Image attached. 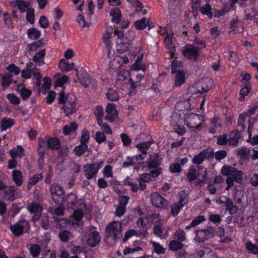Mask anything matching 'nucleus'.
<instances>
[{
    "mask_svg": "<svg viewBox=\"0 0 258 258\" xmlns=\"http://www.w3.org/2000/svg\"><path fill=\"white\" fill-rule=\"evenodd\" d=\"M154 234L159 237L165 239L168 236V232L167 230H164L159 224H156L154 226Z\"/></svg>",
    "mask_w": 258,
    "mask_h": 258,
    "instance_id": "nucleus-22",
    "label": "nucleus"
},
{
    "mask_svg": "<svg viewBox=\"0 0 258 258\" xmlns=\"http://www.w3.org/2000/svg\"><path fill=\"white\" fill-rule=\"evenodd\" d=\"M173 238L175 240L183 242L186 240V234L184 231L181 229H178L173 234Z\"/></svg>",
    "mask_w": 258,
    "mask_h": 258,
    "instance_id": "nucleus-40",
    "label": "nucleus"
},
{
    "mask_svg": "<svg viewBox=\"0 0 258 258\" xmlns=\"http://www.w3.org/2000/svg\"><path fill=\"white\" fill-rule=\"evenodd\" d=\"M202 117V116L196 113L189 114L184 118V123L188 128H190L191 131H200L203 124L200 118Z\"/></svg>",
    "mask_w": 258,
    "mask_h": 258,
    "instance_id": "nucleus-3",
    "label": "nucleus"
},
{
    "mask_svg": "<svg viewBox=\"0 0 258 258\" xmlns=\"http://www.w3.org/2000/svg\"><path fill=\"white\" fill-rule=\"evenodd\" d=\"M42 179V176L41 174H37L34 175L29 178V185L33 186L35 185L39 181Z\"/></svg>",
    "mask_w": 258,
    "mask_h": 258,
    "instance_id": "nucleus-64",
    "label": "nucleus"
},
{
    "mask_svg": "<svg viewBox=\"0 0 258 258\" xmlns=\"http://www.w3.org/2000/svg\"><path fill=\"white\" fill-rule=\"evenodd\" d=\"M144 78V75L138 73L136 75V81L132 78H130L128 82L132 89H136L138 86L141 85V81Z\"/></svg>",
    "mask_w": 258,
    "mask_h": 258,
    "instance_id": "nucleus-33",
    "label": "nucleus"
},
{
    "mask_svg": "<svg viewBox=\"0 0 258 258\" xmlns=\"http://www.w3.org/2000/svg\"><path fill=\"white\" fill-rule=\"evenodd\" d=\"M83 217V213L81 209H78L74 211L71 218L72 220H70V223H72V225H76L78 228L81 229L82 228V224L80 223Z\"/></svg>",
    "mask_w": 258,
    "mask_h": 258,
    "instance_id": "nucleus-11",
    "label": "nucleus"
},
{
    "mask_svg": "<svg viewBox=\"0 0 258 258\" xmlns=\"http://www.w3.org/2000/svg\"><path fill=\"white\" fill-rule=\"evenodd\" d=\"M184 206L177 202H175L171 205V214L173 217H176Z\"/></svg>",
    "mask_w": 258,
    "mask_h": 258,
    "instance_id": "nucleus-46",
    "label": "nucleus"
},
{
    "mask_svg": "<svg viewBox=\"0 0 258 258\" xmlns=\"http://www.w3.org/2000/svg\"><path fill=\"white\" fill-rule=\"evenodd\" d=\"M26 69L22 70L21 76L25 79H29L31 78L33 71L30 69L28 63L26 64Z\"/></svg>",
    "mask_w": 258,
    "mask_h": 258,
    "instance_id": "nucleus-59",
    "label": "nucleus"
},
{
    "mask_svg": "<svg viewBox=\"0 0 258 258\" xmlns=\"http://www.w3.org/2000/svg\"><path fill=\"white\" fill-rule=\"evenodd\" d=\"M6 97L12 104L18 105L20 103V99L15 94L9 93L7 95Z\"/></svg>",
    "mask_w": 258,
    "mask_h": 258,
    "instance_id": "nucleus-60",
    "label": "nucleus"
},
{
    "mask_svg": "<svg viewBox=\"0 0 258 258\" xmlns=\"http://www.w3.org/2000/svg\"><path fill=\"white\" fill-rule=\"evenodd\" d=\"M47 148L52 150H57L60 148V142L57 138H49L47 140Z\"/></svg>",
    "mask_w": 258,
    "mask_h": 258,
    "instance_id": "nucleus-19",
    "label": "nucleus"
},
{
    "mask_svg": "<svg viewBox=\"0 0 258 258\" xmlns=\"http://www.w3.org/2000/svg\"><path fill=\"white\" fill-rule=\"evenodd\" d=\"M100 241V237L99 233L96 231L91 232L88 235L87 243L91 247L96 246Z\"/></svg>",
    "mask_w": 258,
    "mask_h": 258,
    "instance_id": "nucleus-13",
    "label": "nucleus"
},
{
    "mask_svg": "<svg viewBox=\"0 0 258 258\" xmlns=\"http://www.w3.org/2000/svg\"><path fill=\"white\" fill-rule=\"evenodd\" d=\"M253 122H251L250 119L248 120V125L247 128V132L249 135V139L248 142H250L252 145H256L258 144V135H255L253 137H251V132L253 128Z\"/></svg>",
    "mask_w": 258,
    "mask_h": 258,
    "instance_id": "nucleus-26",
    "label": "nucleus"
},
{
    "mask_svg": "<svg viewBox=\"0 0 258 258\" xmlns=\"http://www.w3.org/2000/svg\"><path fill=\"white\" fill-rule=\"evenodd\" d=\"M215 137L217 138V144L218 145L225 146L228 144L229 140L226 134H224L221 136H215Z\"/></svg>",
    "mask_w": 258,
    "mask_h": 258,
    "instance_id": "nucleus-57",
    "label": "nucleus"
},
{
    "mask_svg": "<svg viewBox=\"0 0 258 258\" xmlns=\"http://www.w3.org/2000/svg\"><path fill=\"white\" fill-rule=\"evenodd\" d=\"M97 123L101 122L103 117V108L101 106H97L94 112Z\"/></svg>",
    "mask_w": 258,
    "mask_h": 258,
    "instance_id": "nucleus-47",
    "label": "nucleus"
},
{
    "mask_svg": "<svg viewBox=\"0 0 258 258\" xmlns=\"http://www.w3.org/2000/svg\"><path fill=\"white\" fill-rule=\"evenodd\" d=\"M16 90L20 93L23 100L27 99L32 94V91L23 86V84L18 85Z\"/></svg>",
    "mask_w": 258,
    "mask_h": 258,
    "instance_id": "nucleus-21",
    "label": "nucleus"
},
{
    "mask_svg": "<svg viewBox=\"0 0 258 258\" xmlns=\"http://www.w3.org/2000/svg\"><path fill=\"white\" fill-rule=\"evenodd\" d=\"M90 139V133L86 130H83L80 142L82 144L87 145Z\"/></svg>",
    "mask_w": 258,
    "mask_h": 258,
    "instance_id": "nucleus-58",
    "label": "nucleus"
},
{
    "mask_svg": "<svg viewBox=\"0 0 258 258\" xmlns=\"http://www.w3.org/2000/svg\"><path fill=\"white\" fill-rule=\"evenodd\" d=\"M249 154L250 149L245 147H243L237 150V155L242 159L248 158Z\"/></svg>",
    "mask_w": 258,
    "mask_h": 258,
    "instance_id": "nucleus-55",
    "label": "nucleus"
},
{
    "mask_svg": "<svg viewBox=\"0 0 258 258\" xmlns=\"http://www.w3.org/2000/svg\"><path fill=\"white\" fill-rule=\"evenodd\" d=\"M150 198L152 205L157 208L166 209L168 206V201L158 192H156L151 194Z\"/></svg>",
    "mask_w": 258,
    "mask_h": 258,
    "instance_id": "nucleus-8",
    "label": "nucleus"
},
{
    "mask_svg": "<svg viewBox=\"0 0 258 258\" xmlns=\"http://www.w3.org/2000/svg\"><path fill=\"white\" fill-rule=\"evenodd\" d=\"M222 175L228 176L226 179V183L227 184L226 187V190H229L234 184V181L238 183H241L242 181L243 172L238 170L237 168L224 165L221 169Z\"/></svg>",
    "mask_w": 258,
    "mask_h": 258,
    "instance_id": "nucleus-1",
    "label": "nucleus"
},
{
    "mask_svg": "<svg viewBox=\"0 0 258 258\" xmlns=\"http://www.w3.org/2000/svg\"><path fill=\"white\" fill-rule=\"evenodd\" d=\"M251 90V87L250 82H244V84H242L241 89L239 92L240 97L238 99L239 101L240 102L244 101L245 97L250 93Z\"/></svg>",
    "mask_w": 258,
    "mask_h": 258,
    "instance_id": "nucleus-14",
    "label": "nucleus"
},
{
    "mask_svg": "<svg viewBox=\"0 0 258 258\" xmlns=\"http://www.w3.org/2000/svg\"><path fill=\"white\" fill-rule=\"evenodd\" d=\"M30 253L33 258L37 257L40 254L41 248L37 244H32L29 248Z\"/></svg>",
    "mask_w": 258,
    "mask_h": 258,
    "instance_id": "nucleus-37",
    "label": "nucleus"
},
{
    "mask_svg": "<svg viewBox=\"0 0 258 258\" xmlns=\"http://www.w3.org/2000/svg\"><path fill=\"white\" fill-rule=\"evenodd\" d=\"M29 222L26 219H20L16 223L11 225L9 227L12 233L17 237L22 235L25 232L30 229Z\"/></svg>",
    "mask_w": 258,
    "mask_h": 258,
    "instance_id": "nucleus-4",
    "label": "nucleus"
},
{
    "mask_svg": "<svg viewBox=\"0 0 258 258\" xmlns=\"http://www.w3.org/2000/svg\"><path fill=\"white\" fill-rule=\"evenodd\" d=\"M126 38H125V40H122L119 44H117L116 50L118 53H123L129 49V47L132 42L133 39L131 38L126 42Z\"/></svg>",
    "mask_w": 258,
    "mask_h": 258,
    "instance_id": "nucleus-18",
    "label": "nucleus"
},
{
    "mask_svg": "<svg viewBox=\"0 0 258 258\" xmlns=\"http://www.w3.org/2000/svg\"><path fill=\"white\" fill-rule=\"evenodd\" d=\"M160 164L161 160L157 153H154L153 154L150 155L149 161L147 163L149 168L151 169L152 168L159 167V166Z\"/></svg>",
    "mask_w": 258,
    "mask_h": 258,
    "instance_id": "nucleus-17",
    "label": "nucleus"
},
{
    "mask_svg": "<svg viewBox=\"0 0 258 258\" xmlns=\"http://www.w3.org/2000/svg\"><path fill=\"white\" fill-rule=\"evenodd\" d=\"M137 147L142 154L135 155L133 157L127 156L126 158V160L124 161L122 163V166L123 167H127L139 164L140 162L144 159L143 155H145V142H143L138 144Z\"/></svg>",
    "mask_w": 258,
    "mask_h": 258,
    "instance_id": "nucleus-2",
    "label": "nucleus"
},
{
    "mask_svg": "<svg viewBox=\"0 0 258 258\" xmlns=\"http://www.w3.org/2000/svg\"><path fill=\"white\" fill-rule=\"evenodd\" d=\"M115 105L113 103H108L106 107V111L107 113V115L105 116V118L112 122L115 119V114L114 113H116V110L115 109Z\"/></svg>",
    "mask_w": 258,
    "mask_h": 258,
    "instance_id": "nucleus-20",
    "label": "nucleus"
},
{
    "mask_svg": "<svg viewBox=\"0 0 258 258\" xmlns=\"http://www.w3.org/2000/svg\"><path fill=\"white\" fill-rule=\"evenodd\" d=\"M200 12L203 15L207 16L210 19L213 17V14L212 12V7L208 3L202 6L200 8Z\"/></svg>",
    "mask_w": 258,
    "mask_h": 258,
    "instance_id": "nucleus-39",
    "label": "nucleus"
},
{
    "mask_svg": "<svg viewBox=\"0 0 258 258\" xmlns=\"http://www.w3.org/2000/svg\"><path fill=\"white\" fill-rule=\"evenodd\" d=\"M46 54L45 49L40 50L37 52L33 56L32 60L35 63H39V65H42L44 63V58Z\"/></svg>",
    "mask_w": 258,
    "mask_h": 258,
    "instance_id": "nucleus-27",
    "label": "nucleus"
},
{
    "mask_svg": "<svg viewBox=\"0 0 258 258\" xmlns=\"http://www.w3.org/2000/svg\"><path fill=\"white\" fill-rule=\"evenodd\" d=\"M88 149V145L82 144L81 143L80 145H79L74 148L73 152L77 157H80L87 151Z\"/></svg>",
    "mask_w": 258,
    "mask_h": 258,
    "instance_id": "nucleus-34",
    "label": "nucleus"
},
{
    "mask_svg": "<svg viewBox=\"0 0 258 258\" xmlns=\"http://www.w3.org/2000/svg\"><path fill=\"white\" fill-rule=\"evenodd\" d=\"M206 220V218L204 216L200 215L199 216L196 217L188 225L185 227V229L186 230H189L192 227H194L201 223L204 222Z\"/></svg>",
    "mask_w": 258,
    "mask_h": 258,
    "instance_id": "nucleus-36",
    "label": "nucleus"
},
{
    "mask_svg": "<svg viewBox=\"0 0 258 258\" xmlns=\"http://www.w3.org/2000/svg\"><path fill=\"white\" fill-rule=\"evenodd\" d=\"M69 207H72L75 206L77 203V196L73 192L68 195L64 200Z\"/></svg>",
    "mask_w": 258,
    "mask_h": 258,
    "instance_id": "nucleus-42",
    "label": "nucleus"
},
{
    "mask_svg": "<svg viewBox=\"0 0 258 258\" xmlns=\"http://www.w3.org/2000/svg\"><path fill=\"white\" fill-rule=\"evenodd\" d=\"M216 202L218 204H224L226 210L228 211L231 215L235 214L237 211L238 207L234 205L232 200L229 198H226L225 201H223L219 199L217 200Z\"/></svg>",
    "mask_w": 258,
    "mask_h": 258,
    "instance_id": "nucleus-10",
    "label": "nucleus"
},
{
    "mask_svg": "<svg viewBox=\"0 0 258 258\" xmlns=\"http://www.w3.org/2000/svg\"><path fill=\"white\" fill-rule=\"evenodd\" d=\"M107 99L111 101H116L119 99V95L116 90L112 88H109L106 93Z\"/></svg>",
    "mask_w": 258,
    "mask_h": 258,
    "instance_id": "nucleus-32",
    "label": "nucleus"
},
{
    "mask_svg": "<svg viewBox=\"0 0 258 258\" xmlns=\"http://www.w3.org/2000/svg\"><path fill=\"white\" fill-rule=\"evenodd\" d=\"M175 109L179 111L189 110L190 109V103L188 99H185L176 103Z\"/></svg>",
    "mask_w": 258,
    "mask_h": 258,
    "instance_id": "nucleus-25",
    "label": "nucleus"
},
{
    "mask_svg": "<svg viewBox=\"0 0 258 258\" xmlns=\"http://www.w3.org/2000/svg\"><path fill=\"white\" fill-rule=\"evenodd\" d=\"M206 159V156L202 151L198 155L195 156L192 159V162L194 164H201Z\"/></svg>",
    "mask_w": 258,
    "mask_h": 258,
    "instance_id": "nucleus-56",
    "label": "nucleus"
},
{
    "mask_svg": "<svg viewBox=\"0 0 258 258\" xmlns=\"http://www.w3.org/2000/svg\"><path fill=\"white\" fill-rule=\"evenodd\" d=\"M75 70L81 85L84 88L88 87L92 82V79L89 74L84 71L79 73L78 69Z\"/></svg>",
    "mask_w": 258,
    "mask_h": 258,
    "instance_id": "nucleus-9",
    "label": "nucleus"
},
{
    "mask_svg": "<svg viewBox=\"0 0 258 258\" xmlns=\"http://www.w3.org/2000/svg\"><path fill=\"white\" fill-rule=\"evenodd\" d=\"M28 38L31 40H35L38 39L41 36L40 31L35 28H31L26 31Z\"/></svg>",
    "mask_w": 258,
    "mask_h": 258,
    "instance_id": "nucleus-29",
    "label": "nucleus"
},
{
    "mask_svg": "<svg viewBox=\"0 0 258 258\" xmlns=\"http://www.w3.org/2000/svg\"><path fill=\"white\" fill-rule=\"evenodd\" d=\"M245 247L249 253L258 255V246L252 244L250 241L245 243Z\"/></svg>",
    "mask_w": 258,
    "mask_h": 258,
    "instance_id": "nucleus-51",
    "label": "nucleus"
},
{
    "mask_svg": "<svg viewBox=\"0 0 258 258\" xmlns=\"http://www.w3.org/2000/svg\"><path fill=\"white\" fill-rule=\"evenodd\" d=\"M110 16L112 17V22L116 24H119L121 18V13L120 10L117 8L112 9L109 13Z\"/></svg>",
    "mask_w": 258,
    "mask_h": 258,
    "instance_id": "nucleus-24",
    "label": "nucleus"
},
{
    "mask_svg": "<svg viewBox=\"0 0 258 258\" xmlns=\"http://www.w3.org/2000/svg\"><path fill=\"white\" fill-rule=\"evenodd\" d=\"M26 11V20L31 24H33L35 22L34 9L33 8H28Z\"/></svg>",
    "mask_w": 258,
    "mask_h": 258,
    "instance_id": "nucleus-49",
    "label": "nucleus"
},
{
    "mask_svg": "<svg viewBox=\"0 0 258 258\" xmlns=\"http://www.w3.org/2000/svg\"><path fill=\"white\" fill-rule=\"evenodd\" d=\"M50 191L52 198L57 205L62 204L64 200V190L62 186L58 184H53L51 185Z\"/></svg>",
    "mask_w": 258,
    "mask_h": 258,
    "instance_id": "nucleus-5",
    "label": "nucleus"
},
{
    "mask_svg": "<svg viewBox=\"0 0 258 258\" xmlns=\"http://www.w3.org/2000/svg\"><path fill=\"white\" fill-rule=\"evenodd\" d=\"M17 8L21 13H24L26 11V9L29 8V3L25 0H15Z\"/></svg>",
    "mask_w": 258,
    "mask_h": 258,
    "instance_id": "nucleus-41",
    "label": "nucleus"
},
{
    "mask_svg": "<svg viewBox=\"0 0 258 258\" xmlns=\"http://www.w3.org/2000/svg\"><path fill=\"white\" fill-rule=\"evenodd\" d=\"M4 23L6 27L9 29H13L14 27L12 18L10 15L7 12L3 14Z\"/></svg>",
    "mask_w": 258,
    "mask_h": 258,
    "instance_id": "nucleus-50",
    "label": "nucleus"
},
{
    "mask_svg": "<svg viewBox=\"0 0 258 258\" xmlns=\"http://www.w3.org/2000/svg\"><path fill=\"white\" fill-rule=\"evenodd\" d=\"M197 172L198 171L193 166L189 167L187 176L189 181L192 182L197 179Z\"/></svg>",
    "mask_w": 258,
    "mask_h": 258,
    "instance_id": "nucleus-54",
    "label": "nucleus"
},
{
    "mask_svg": "<svg viewBox=\"0 0 258 258\" xmlns=\"http://www.w3.org/2000/svg\"><path fill=\"white\" fill-rule=\"evenodd\" d=\"M51 84V80L49 77H45L43 78V83L42 85V90L43 94H45L48 90L50 89Z\"/></svg>",
    "mask_w": 258,
    "mask_h": 258,
    "instance_id": "nucleus-52",
    "label": "nucleus"
},
{
    "mask_svg": "<svg viewBox=\"0 0 258 258\" xmlns=\"http://www.w3.org/2000/svg\"><path fill=\"white\" fill-rule=\"evenodd\" d=\"M58 68L62 72H68L72 70V68L69 66V63L64 59H61L58 63Z\"/></svg>",
    "mask_w": 258,
    "mask_h": 258,
    "instance_id": "nucleus-48",
    "label": "nucleus"
},
{
    "mask_svg": "<svg viewBox=\"0 0 258 258\" xmlns=\"http://www.w3.org/2000/svg\"><path fill=\"white\" fill-rule=\"evenodd\" d=\"M182 53L183 56L188 60L197 61L199 57V49L193 45H189L183 49Z\"/></svg>",
    "mask_w": 258,
    "mask_h": 258,
    "instance_id": "nucleus-7",
    "label": "nucleus"
},
{
    "mask_svg": "<svg viewBox=\"0 0 258 258\" xmlns=\"http://www.w3.org/2000/svg\"><path fill=\"white\" fill-rule=\"evenodd\" d=\"M179 196L178 204L184 206L188 202L189 195L188 192L186 190H182L178 193Z\"/></svg>",
    "mask_w": 258,
    "mask_h": 258,
    "instance_id": "nucleus-30",
    "label": "nucleus"
},
{
    "mask_svg": "<svg viewBox=\"0 0 258 258\" xmlns=\"http://www.w3.org/2000/svg\"><path fill=\"white\" fill-rule=\"evenodd\" d=\"M71 236V233L69 231L66 230H60L58 233V237L60 240L62 242L65 243L69 242Z\"/></svg>",
    "mask_w": 258,
    "mask_h": 258,
    "instance_id": "nucleus-43",
    "label": "nucleus"
},
{
    "mask_svg": "<svg viewBox=\"0 0 258 258\" xmlns=\"http://www.w3.org/2000/svg\"><path fill=\"white\" fill-rule=\"evenodd\" d=\"M78 124L75 122H72L70 125H66L63 126V134L64 135L68 136L72 132H75L78 129Z\"/></svg>",
    "mask_w": 258,
    "mask_h": 258,
    "instance_id": "nucleus-38",
    "label": "nucleus"
},
{
    "mask_svg": "<svg viewBox=\"0 0 258 258\" xmlns=\"http://www.w3.org/2000/svg\"><path fill=\"white\" fill-rule=\"evenodd\" d=\"M16 187L15 186H10L5 190V196L7 200L10 201H14L15 200V191Z\"/></svg>",
    "mask_w": 258,
    "mask_h": 258,
    "instance_id": "nucleus-44",
    "label": "nucleus"
},
{
    "mask_svg": "<svg viewBox=\"0 0 258 258\" xmlns=\"http://www.w3.org/2000/svg\"><path fill=\"white\" fill-rule=\"evenodd\" d=\"M168 246L170 250L177 251L182 249L184 246V244L181 242L173 239L169 242Z\"/></svg>",
    "mask_w": 258,
    "mask_h": 258,
    "instance_id": "nucleus-31",
    "label": "nucleus"
},
{
    "mask_svg": "<svg viewBox=\"0 0 258 258\" xmlns=\"http://www.w3.org/2000/svg\"><path fill=\"white\" fill-rule=\"evenodd\" d=\"M15 124L14 120L12 118L3 119L1 123L0 128L1 131H5L12 127Z\"/></svg>",
    "mask_w": 258,
    "mask_h": 258,
    "instance_id": "nucleus-35",
    "label": "nucleus"
},
{
    "mask_svg": "<svg viewBox=\"0 0 258 258\" xmlns=\"http://www.w3.org/2000/svg\"><path fill=\"white\" fill-rule=\"evenodd\" d=\"M258 108V101L254 103L246 112L239 115L238 119V127L241 131H245L246 126L245 125V119L248 116L254 114L256 110Z\"/></svg>",
    "mask_w": 258,
    "mask_h": 258,
    "instance_id": "nucleus-6",
    "label": "nucleus"
},
{
    "mask_svg": "<svg viewBox=\"0 0 258 258\" xmlns=\"http://www.w3.org/2000/svg\"><path fill=\"white\" fill-rule=\"evenodd\" d=\"M139 235V234L137 230L134 229H129L125 232L124 236L122 238V241L123 242H125L132 236H136V237H138Z\"/></svg>",
    "mask_w": 258,
    "mask_h": 258,
    "instance_id": "nucleus-53",
    "label": "nucleus"
},
{
    "mask_svg": "<svg viewBox=\"0 0 258 258\" xmlns=\"http://www.w3.org/2000/svg\"><path fill=\"white\" fill-rule=\"evenodd\" d=\"M196 237L195 240L199 243H203L208 240L205 229L197 230L196 231Z\"/></svg>",
    "mask_w": 258,
    "mask_h": 258,
    "instance_id": "nucleus-28",
    "label": "nucleus"
},
{
    "mask_svg": "<svg viewBox=\"0 0 258 258\" xmlns=\"http://www.w3.org/2000/svg\"><path fill=\"white\" fill-rule=\"evenodd\" d=\"M97 123L98 125L101 127V128L103 131V133L109 135L112 134V130L110 126L106 123L103 122L102 120L101 122H99Z\"/></svg>",
    "mask_w": 258,
    "mask_h": 258,
    "instance_id": "nucleus-63",
    "label": "nucleus"
},
{
    "mask_svg": "<svg viewBox=\"0 0 258 258\" xmlns=\"http://www.w3.org/2000/svg\"><path fill=\"white\" fill-rule=\"evenodd\" d=\"M12 179L13 182L18 186H20L23 183V177L22 172L18 170H14L12 172Z\"/></svg>",
    "mask_w": 258,
    "mask_h": 258,
    "instance_id": "nucleus-23",
    "label": "nucleus"
},
{
    "mask_svg": "<svg viewBox=\"0 0 258 258\" xmlns=\"http://www.w3.org/2000/svg\"><path fill=\"white\" fill-rule=\"evenodd\" d=\"M174 74H175L174 86L175 87H180L184 84L186 80L185 74L183 70H179Z\"/></svg>",
    "mask_w": 258,
    "mask_h": 258,
    "instance_id": "nucleus-15",
    "label": "nucleus"
},
{
    "mask_svg": "<svg viewBox=\"0 0 258 258\" xmlns=\"http://www.w3.org/2000/svg\"><path fill=\"white\" fill-rule=\"evenodd\" d=\"M62 108L64 111L66 116H69L75 113L76 111L75 101H70L67 100L66 102L63 104Z\"/></svg>",
    "mask_w": 258,
    "mask_h": 258,
    "instance_id": "nucleus-16",
    "label": "nucleus"
},
{
    "mask_svg": "<svg viewBox=\"0 0 258 258\" xmlns=\"http://www.w3.org/2000/svg\"><path fill=\"white\" fill-rule=\"evenodd\" d=\"M150 243L152 244L154 251L158 254H164L166 251L165 248L163 247L159 243L151 241Z\"/></svg>",
    "mask_w": 258,
    "mask_h": 258,
    "instance_id": "nucleus-45",
    "label": "nucleus"
},
{
    "mask_svg": "<svg viewBox=\"0 0 258 258\" xmlns=\"http://www.w3.org/2000/svg\"><path fill=\"white\" fill-rule=\"evenodd\" d=\"M85 176L87 179H91L98 173L95 168V164L87 163L84 166Z\"/></svg>",
    "mask_w": 258,
    "mask_h": 258,
    "instance_id": "nucleus-12",
    "label": "nucleus"
},
{
    "mask_svg": "<svg viewBox=\"0 0 258 258\" xmlns=\"http://www.w3.org/2000/svg\"><path fill=\"white\" fill-rule=\"evenodd\" d=\"M132 6L136 9V11L141 12L143 8V4L138 0H126Z\"/></svg>",
    "mask_w": 258,
    "mask_h": 258,
    "instance_id": "nucleus-61",
    "label": "nucleus"
},
{
    "mask_svg": "<svg viewBox=\"0 0 258 258\" xmlns=\"http://www.w3.org/2000/svg\"><path fill=\"white\" fill-rule=\"evenodd\" d=\"M95 140L98 144H100L106 140V137L103 132L98 131L95 133Z\"/></svg>",
    "mask_w": 258,
    "mask_h": 258,
    "instance_id": "nucleus-62",
    "label": "nucleus"
}]
</instances>
